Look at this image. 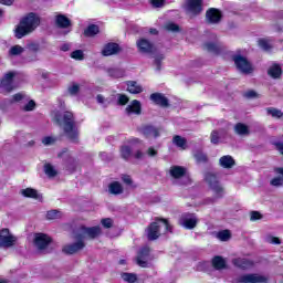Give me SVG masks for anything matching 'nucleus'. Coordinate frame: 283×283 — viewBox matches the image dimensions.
Instances as JSON below:
<instances>
[{"label":"nucleus","instance_id":"obj_1","mask_svg":"<svg viewBox=\"0 0 283 283\" xmlns=\"http://www.w3.org/2000/svg\"><path fill=\"white\" fill-rule=\"evenodd\" d=\"M54 119L55 123L63 128L66 138H69L71 143H78V128L74 120V113L63 111L61 113H56Z\"/></svg>","mask_w":283,"mask_h":283},{"label":"nucleus","instance_id":"obj_2","mask_svg":"<svg viewBox=\"0 0 283 283\" xmlns=\"http://www.w3.org/2000/svg\"><path fill=\"white\" fill-rule=\"evenodd\" d=\"M41 24V19L35 13H29L24 17L19 25L14 30L15 39H23V36H28L31 32H34L35 28H39Z\"/></svg>","mask_w":283,"mask_h":283},{"label":"nucleus","instance_id":"obj_3","mask_svg":"<svg viewBox=\"0 0 283 283\" xmlns=\"http://www.w3.org/2000/svg\"><path fill=\"white\" fill-rule=\"evenodd\" d=\"M205 180L208 184L209 188L212 190L213 197L206 199L207 205H213L220 198H224V188L218 181V177L216 175L208 172L205 175Z\"/></svg>","mask_w":283,"mask_h":283},{"label":"nucleus","instance_id":"obj_4","mask_svg":"<svg viewBox=\"0 0 283 283\" xmlns=\"http://www.w3.org/2000/svg\"><path fill=\"white\" fill-rule=\"evenodd\" d=\"M163 227H165L166 232L171 233V226H169V221H167V219H157L150 223L146 230L148 240H158V238H160V228Z\"/></svg>","mask_w":283,"mask_h":283},{"label":"nucleus","instance_id":"obj_5","mask_svg":"<svg viewBox=\"0 0 283 283\" xmlns=\"http://www.w3.org/2000/svg\"><path fill=\"white\" fill-rule=\"evenodd\" d=\"M103 231L101 230V227L95 226L87 228L85 226L80 227L76 232L74 233L75 240H85V238H88L90 240H95V238H98Z\"/></svg>","mask_w":283,"mask_h":283},{"label":"nucleus","instance_id":"obj_6","mask_svg":"<svg viewBox=\"0 0 283 283\" xmlns=\"http://www.w3.org/2000/svg\"><path fill=\"white\" fill-rule=\"evenodd\" d=\"M205 0H186V3L184 6V10L190 19H193L200 14H202V11L205 10L202 8V3Z\"/></svg>","mask_w":283,"mask_h":283},{"label":"nucleus","instance_id":"obj_7","mask_svg":"<svg viewBox=\"0 0 283 283\" xmlns=\"http://www.w3.org/2000/svg\"><path fill=\"white\" fill-rule=\"evenodd\" d=\"M232 61L235 64V67L240 70L242 74H252L253 73V65L245 56L240 54H235L232 56Z\"/></svg>","mask_w":283,"mask_h":283},{"label":"nucleus","instance_id":"obj_8","mask_svg":"<svg viewBox=\"0 0 283 283\" xmlns=\"http://www.w3.org/2000/svg\"><path fill=\"white\" fill-rule=\"evenodd\" d=\"M14 244H17V237L10 233V230L8 228H3L2 230H0V247H3L4 249H10L11 247H14Z\"/></svg>","mask_w":283,"mask_h":283},{"label":"nucleus","instance_id":"obj_9","mask_svg":"<svg viewBox=\"0 0 283 283\" xmlns=\"http://www.w3.org/2000/svg\"><path fill=\"white\" fill-rule=\"evenodd\" d=\"M269 279L260 274H244L233 280V283H266Z\"/></svg>","mask_w":283,"mask_h":283},{"label":"nucleus","instance_id":"obj_10","mask_svg":"<svg viewBox=\"0 0 283 283\" xmlns=\"http://www.w3.org/2000/svg\"><path fill=\"white\" fill-rule=\"evenodd\" d=\"M136 45L140 54H156V46L148 39L142 38L137 40Z\"/></svg>","mask_w":283,"mask_h":283},{"label":"nucleus","instance_id":"obj_11","mask_svg":"<svg viewBox=\"0 0 283 283\" xmlns=\"http://www.w3.org/2000/svg\"><path fill=\"white\" fill-rule=\"evenodd\" d=\"M33 242L38 251H45L50 247L52 238L45 233H35Z\"/></svg>","mask_w":283,"mask_h":283},{"label":"nucleus","instance_id":"obj_12","mask_svg":"<svg viewBox=\"0 0 283 283\" xmlns=\"http://www.w3.org/2000/svg\"><path fill=\"white\" fill-rule=\"evenodd\" d=\"M14 76H17V73L14 71H10L0 81V87L4 92H12L14 90Z\"/></svg>","mask_w":283,"mask_h":283},{"label":"nucleus","instance_id":"obj_13","mask_svg":"<svg viewBox=\"0 0 283 283\" xmlns=\"http://www.w3.org/2000/svg\"><path fill=\"white\" fill-rule=\"evenodd\" d=\"M149 253H150L149 247H144L139 250L136 262L138 266H140L142 269L149 268V260H151V258L149 256Z\"/></svg>","mask_w":283,"mask_h":283},{"label":"nucleus","instance_id":"obj_14","mask_svg":"<svg viewBox=\"0 0 283 283\" xmlns=\"http://www.w3.org/2000/svg\"><path fill=\"white\" fill-rule=\"evenodd\" d=\"M179 224L184 227V229H196V224H198V218L196 214L184 213L179 219Z\"/></svg>","mask_w":283,"mask_h":283},{"label":"nucleus","instance_id":"obj_15","mask_svg":"<svg viewBox=\"0 0 283 283\" xmlns=\"http://www.w3.org/2000/svg\"><path fill=\"white\" fill-rule=\"evenodd\" d=\"M83 249H85V242L81 239L75 243L64 245L62 251L66 253V255H74V253H78V251H83Z\"/></svg>","mask_w":283,"mask_h":283},{"label":"nucleus","instance_id":"obj_16","mask_svg":"<svg viewBox=\"0 0 283 283\" xmlns=\"http://www.w3.org/2000/svg\"><path fill=\"white\" fill-rule=\"evenodd\" d=\"M140 132L146 138H158L160 136V128L154 125H145L140 128Z\"/></svg>","mask_w":283,"mask_h":283},{"label":"nucleus","instance_id":"obj_17","mask_svg":"<svg viewBox=\"0 0 283 283\" xmlns=\"http://www.w3.org/2000/svg\"><path fill=\"white\" fill-rule=\"evenodd\" d=\"M125 112L128 116H132V114L140 116V114H143V105L140 104V101H132L130 104L125 108Z\"/></svg>","mask_w":283,"mask_h":283},{"label":"nucleus","instance_id":"obj_18","mask_svg":"<svg viewBox=\"0 0 283 283\" xmlns=\"http://www.w3.org/2000/svg\"><path fill=\"white\" fill-rule=\"evenodd\" d=\"M206 19L208 23H220L222 19V13L218 9H209L206 13Z\"/></svg>","mask_w":283,"mask_h":283},{"label":"nucleus","instance_id":"obj_19","mask_svg":"<svg viewBox=\"0 0 283 283\" xmlns=\"http://www.w3.org/2000/svg\"><path fill=\"white\" fill-rule=\"evenodd\" d=\"M118 52H120V46L117 43L111 42L104 46L102 54L103 56H113V54H118Z\"/></svg>","mask_w":283,"mask_h":283},{"label":"nucleus","instance_id":"obj_20","mask_svg":"<svg viewBox=\"0 0 283 283\" xmlns=\"http://www.w3.org/2000/svg\"><path fill=\"white\" fill-rule=\"evenodd\" d=\"M55 25L61 30H67V28L72 27V21L64 14H57L55 17Z\"/></svg>","mask_w":283,"mask_h":283},{"label":"nucleus","instance_id":"obj_21","mask_svg":"<svg viewBox=\"0 0 283 283\" xmlns=\"http://www.w3.org/2000/svg\"><path fill=\"white\" fill-rule=\"evenodd\" d=\"M150 101H154V103L160 105V107H169V99L160 93H153L150 95Z\"/></svg>","mask_w":283,"mask_h":283},{"label":"nucleus","instance_id":"obj_22","mask_svg":"<svg viewBox=\"0 0 283 283\" xmlns=\"http://www.w3.org/2000/svg\"><path fill=\"white\" fill-rule=\"evenodd\" d=\"M274 32H282L283 28V12L279 11L273 14V25Z\"/></svg>","mask_w":283,"mask_h":283},{"label":"nucleus","instance_id":"obj_23","mask_svg":"<svg viewBox=\"0 0 283 283\" xmlns=\"http://www.w3.org/2000/svg\"><path fill=\"white\" fill-rule=\"evenodd\" d=\"M20 193L21 196H23V198H33V200H43V196L39 195V191H36V189H33V188L22 189Z\"/></svg>","mask_w":283,"mask_h":283},{"label":"nucleus","instance_id":"obj_24","mask_svg":"<svg viewBox=\"0 0 283 283\" xmlns=\"http://www.w3.org/2000/svg\"><path fill=\"white\" fill-rule=\"evenodd\" d=\"M219 165L223 167V169H231L235 167V159L230 155H224L219 159Z\"/></svg>","mask_w":283,"mask_h":283},{"label":"nucleus","instance_id":"obj_25","mask_svg":"<svg viewBox=\"0 0 283 283\" xmlns=\"http://www.w3.org/2000/svg\"><path fill=\"white\" fill-rule=\"evenodd\" d=\"M232 264L238 269H243V270L251 269L253 266V262L242 258L233 259Z\"/></svg>","mask_w":283,"mask_h":283},{"label":"nucleus","instance_id":"obj_26","mask_svg":"<svg viewBox=\"0 0 283 283\" xmlns=\"http://www.w3.org/2000/svg\"><path fill=\"white\" fill-rule=\"evenodd\" d=\"M169 174L171 178H175L176 180H178V178H182V176L187 174V169H185V167L182 166H171Z\"/></svg>","mask_w":283,"mask_h":283},{"label":"nucleus","instance_id":"obj_27","mask_svg":"<svg viewBox=\"0 0 283 283\" xmlns=\"http://www.w3.org/2000/svg\"><path fill=\"white\" fill-rule=\"evenodd\" d=\"M212 266L213 269H216V271H222L224 269H227V261L224 260V258L217 255L214 258H212Z\"/></svg>","mask_w":283,"mask_h":283},{"label":"nucleus","instance_id":"obj_28","mask_svg":"<svg viewBox=\"0 0 283 283\" xmlns=\"http://www.w3.org/2000/svg\"><path fill=\"white\" fill-rule=\"evenodd\" d=\"M123 191V185H120V182L118 181H113L108 185V193H111L112 196H120Z\"/></svg>","mask_w":283,"mask_h":283},{"label":"nucleus","instance_id":"obj_29","mask_svg":"<svg viewBox=\"0 0 283 283\" xmlns=\"http://www.w3.org/2000/svg\"><path fill=\"white\" fill-rule=\"evenodd\" d=\"M274 171L277 175V177L273 178L270 181V185L272 187H282V185H283V168H275Z\"/></svg>","mask_w":283,"mask_h":283},{"label":"nucleus","instance_id":"obj_30","mask_svg":"<svg viewBox=\"0 0 283 283\" xmlns=\"http://www.w3.org/2000/svg\"><path fill=\"white\" fill-rule=\"evenodd\" d=\"M126 85L127 92H129V94H142L143 92V87L136 81H128L126 82Z\"/></svg>","mask_w":283,"mask_h":283},{"label":"nucleus","instance_id":"obj_31","mask_svg":"<svg viewBox=\"0 0 283 283\" xmlns=\"http://www.w3.org/2000/svg\"><path fill=\"white\" fill-rule=\"evenodd\" d=\"M268 74L271 78H280L282 76V67L279 64H272L268 70Z\"/></svg>","mask_w":283,"mask_h":283},{"label":"nucleus","instance_id":"obj_32","mask_svg":"<svg viewBox=\"0 0 283 283\" xmlns=\"http://www.w3.org/2000/svg\"><path fill=\"white\" fill-rule=\"evenodd\" d=\"M234 132L239 136H249V134H250L249 126H247L245 124H242V123L235 124Z\"/></svg>","mask_w":283,"mask_h":283},{"label":"nucleus","instance_id":"obj_33","mask_svg":"<svg viewBox=\"0 0 283 283\" xmlns=\"http://www.w3.org/2000/svg\"><path fill=\"white\" fill-rule=\"evenodd\" d=\"M205 50L211 52L212 54H220V44L216 42H208L205 44Z\"/></svg>","mask_w":283,"mask_h":283},{"label":"nucleus","instance_id":"obj_34","mask_svg":"<svg viewBox=\"0 0 283 283\" xmlns=\"http://www.w3.org/2000/svg\"><path fill=\"white\" fill-rule=\"evenodd\" d=\"M98 32H101L98 25L91 24L85 29L84 34H85V36H96V34H98Z\"/></svg>","mask_w":283,"mask_h":283},{"label":"nucleus","instance_id":"obj_35","mask_svg":"<svg viewBox=\"0 0 283 283\" xmlns=\"http://www.w3.org/2000/svg\"><path fill=\"white\" fill-rule=\"evenodd\" d=\"M172 143H174V145H176V147H180V149H186L187 148V139H185L180 135H176L172 138Z\"/></svg>","mask_w":283,"mask_h":283},{"label":"nucleus","instance_id":"obj_36","mask_svg":"<svg viewBox=\"0 0 283 283\" xmlns=\"http://www.w3.org/2000/svg\"><path fill=\"white\" fill-rule=\"evenodd\" d=\"M25 52V49L21 45H13L9 50V56H21V54Z\"/></svg>","mask_w":283,"mask_h":283},{"label":"nucleus","instance_id":"obj_37","mask_svg":"<svg viewBox=\"0 0 283 283\" xmlns=\"http://www.w3.org/2000/svg\"><path fill=\"white\" fill-rule=\"evenodd\" d=\"M268 116H272V118H282L283 113L282 111L275 108V107H268L265 109Z\"/></svg>","mask_w":283,"mask_h":283},{"label":"nucleus","instance_id":"obj_38","mask_svg":"<svg viewBox=\"0 0 283 283\" xmlns=\"http://www.w3.org/2000/svg\"><path fill=\"white\" fill-rule=\"evenodd\" d=\"M122 280H124V282H128V283H135L138 280V276L135 273H127L124 272L120 274Z\"/></svg>","mask_w":283,"mask_h":283},{"label":"nucleus","instance_id":"obj_39","mask_svg":"<svg viewBox=\"0 0 283 283\" xmlns=\"http://www.w3.org/2000/svg\"><path fill=\"white\" fill-rule=\"evenodd\" d=\"M120 156L124 160L132 158V147L124 145L120 147Z\"/></svg>","mask_w":283,"mask_h":283},{"label":"nucleus","instance_id":"obj_40","mask_svg":"<svg viewBox=\"0 0 283 283\" xmlns=\"http://www.w3.org/2000/svg\"><path fill=\"white\" fill-rule=\"evenodd\" d=\"M63 218V213L59 210H50L46 212V220H59Z\"/></svg>","mask_w":283,"mask_h":283},{"label":"nucleus","instance_id":"obj_41","mask_svg":"<svg viewBox=\"0 0 283 283\" xmlns=\"http://www.w3.org/2000/svg\"><path fill=\"white\" fill-rule=\"evenodd\" d=\"M258 45L259 48H261V50H264V52H269V50L273 48V45H271V41H269L268 39H260L258 41Z\"/></svg>","mask_w":283,"mask_h":283},{"label":"nucleus","instance_id":"obj_42","mask_svg":"<svg viewBox=\"0 0 283 283\" xmlns=\"http://www.w3.org/2000/svg\"><path fill=\"white\" fill-rule=\"evenodd\" d=\"M109 76L113 78H123L125 76V70L123 69H113L108 71Z\"/></svg>","mask_w":283,"mask_h":283},{"label":"nucleus","instance_id":"obj_43","mask_svg":"<svg viewBox=\"0 0 283 283\" xmlns=\"http://www.w3.org/2000/svg\"><path fill=\"white\" fill-rule=\"evenodd\" d=\"M44 174H46L49 178H54L57 172L56 169H54V166H52L51 164H46L44 165Z\"/></svg>","mask_w":283,"mask_h":283},{"label":"nucleus","instance_id":"obj_44","mask_svg":"<svg viewBox=\"0 0 283 283\" xmlns=\"http://www.w3.org/2000/svg\"><path fill=\"white\" fill-rule=\"evenodd\" d=\"M218 240H221V242H228V240H231V232L229 230H223L218 232L217 234Z\"/></svg>","mask_w":283,"mask_h":283},{"label":"nucleus","instance_id":"obj_45","mask_svg":"<svg viewBox=\"0 0 283 283\" xmlns=\"http://www.w3.org/2000/svg\"><path fill=\"white\" fill-rule=\"evenodd\" d=\"M154 57H155L156 70H157V72H160L161 63H163V61H165V55L163 53H157V54H155Z\"/></svg>","mask_w":283,"mask_h":283},{"label":"nucleus","instance_id":"obj_46","mask_svg":"<svg viewBox=\"0 0 283 283\" xmlns=\"http://www.w3.org/2000/svg\"><path fill=\"white\" fill-rule=\"evenodd\" d=\"M193 157L197 160V163H207L208 160L207 155L202 153V150H196L193 153Z\"/></svg>","mask_w":283,"mask_h":283},{"label":"nucleus","instance_id":"obj_47","mask_svg":"<svg viewBox=\"0 0 283 283\" xmlns=\"http://www.w3.org/2000/svg\"><path fill=\"white\" fill-rule=\"evenodd\" d=\"M71 59H74L75 61H83L85 55L83 54L82 50H75L71 53Z\"/></svg>","mask_w":283,"mask_h":283},{"label":"nucleus","instance_id":"obj_48","mask_svg":"<svg viewBox=\"0 0 283 283\" xmlns=\"http://www.w3.org/2000/svg\"><path fill=\"white\" fill-rule=\"evenodd\" d=\"M96 102L98 103V105H102V107H107L109 105V99L105 98V96L101 94L96 96Z\"/></svg>","mask_w":283,"mask_h":283},{"label":"nucleus","instance_id":"obj_49","mask_svg":"<svg viewBox=\"0 0 283 283\" xmlns=\"http://www.w3.org/2000/svg\"><path fill=\"white\" fill-rule=\"evenodd\" d=\"M265 242H268L269 244H282V241L280 240V238L273 237L271 234H268L265 237Z\"/></svg>","mask_w":283,"mask_h":283},{"label":"nucleus","instance_id":"obj_50","mask_svg":"<svg viewBox=\"0 0 283 283\" xmlns=\"http://www.w3.org/2000/svg\"><path fill=\"white\" fill-rule=\"evenodd\" d=\"M262 218H263V216H262V213H260V211H252V212L250 213V220H251V222H255V221H258V220H262Z\"/></svg>","mask_w":283,"mask_h":283},{"label":"nucleus","instance_id":"obj_51","mask_svg":"<svg viewBox=\"0 0 283 283\" xmlns=\"http://www.w3.org/2000/svg\"><path fill=\"white\" fill-rule=\"evenodd\" d=\"M166 30H168V32H179L180 31V27H178V24L170 22L168 24H166Z\"/></svg>","mask_w":283,"mask_h":283},{"label":"nucleus","instance_id":"obj_52","mask_svg":"<svg viewBox=\"0 0 283 283\" xmlns=\"http://www.w3.org/2000/svg\"><path fill=\"white\" fill-rule=\"evenodd\" d=\"M210 140L212 145H218L220 143V135L217 133V130H213L210 135Z\"/></svg>","mask_w":283,"mask_h":283},{"label":"nucleus","instance_id":"obj_53","mask_svg":"<svg viewBox=\"0 0 283 283\" xmlns=\"http://www.w3.org/2000/svg\"><path fill=\"white\" fill-rule=\"evenodd\" d=\"M80 90L81 87L78 86V84H73L72 86L69 87V94H71V96H76Z\"/></svg>","mask_w":283,"mask_h":283},{"label":"nucleus","instance_id":"obj_54","mask_svg":"<svg viewBox=\"0 0 283 283\" xmlns=\"http://www.w3.org/2000/svg\"><path fill=\"white\" fill-rule=\"evenodd\" d=\"M27 48L30 52H39V50L41 49L39 43H34V42L27 44Z\"/></svg>","mask_w":283,"mask_h":283},{"label":"nucleus","instance_id":"obj_55","mask_svg":"<svg viewBox=\"0 0 283 283\" xmlns=\"http://www.w3.org/2000/svg\"><path fill=\"white\" fill-rule=\"evenodd\" d=\"M102 224L105 229H112V226L114 224V221L109 218L102 219Z\"/></svg>","mask_w":283,"mask_h":283},{"label":"nucleus","instance_id":"obj_56","mask_svg":"<svg viewBox=\"0 0 283 283\" xmlns=\"http://www.w3.org/2000/svg\"><path fill=\"white\" fill-rule=\"evenodd\" d=\"M36 107V103L34 101H30L27 105H24L23 111L24 112H32Z\"/></svg>","mask_w":283,"mask_h":283},{"label":"nucleus","instance_id":"obj_57","mask_svg":"<svg viewBox=\"0 0 283 283\" xmlns=\"http://www.w3.org/2000/svg\"><path fill=\"white\" fill-rule=\"evenodd\" d=\"M146 154L149 156V158H156V156H158V150H156L154 147H149Z\"/></svg>","mask_w":283,"mask_h":283},{"label":"nucleus","instance_id":"obj_58","mask_svg":"<svg viewBox=\"0 0 283 283\" xmlns=\"http://www.w3.org/2000/svg\"><path fill=\"white\" fill-rule=\"evenodd\" d=\"M129 97L127 95H118V105H127Z\"/></svg>","mask_w":283,"mask_h":283},{"label":"nucleus","instance_id":"obj_59","mask_svg":"<svg viewBox=\"0 0 283 283\" xmlns=\"http://www.w3.org/2000/svg\"><path fill=\"white\" fill-rule=\"evenodd\" d=\"M43 145H54L56 143V138L54 137H44L42 139Z\"/></svg>","mask_w":283,"mask_h":283},{"label":"nucleus","instance_id":"obj_60","mask_svg":"<svg viewBox=\"0 0 283 283\" xmlns=\"http://www.w3.org/2000/svg\"><path fill=\"white\" fill-rule=\"evenodd\" d=\"M153 8H163L165 0H150Z\"/></svg>","mask_w":283,"mask_h":283},{"label":"nucleus","instance_id":"obj_61","mask_svg":"<svg viewBox=\"0 0 283 283\" xmlns=\"http://www.w3.org/2000/svg\"><path fill=\"white\" fill-rule=\"evenodd\" d=\"M245 98H258V93L255 91H248L244 93Z\"/></svg>","mask_w":283,"mask_h":283},{"label":"nucleus","instance_id":"obj_62","mask_svg":"<svg viewBox=\"0 0 283 283\" xmlns=\"http://www.w3.org/2000/svg\"><path fill=\"white\" fill-rule=\"evenodd\" d=\"M19 101H23V94L17 93L12 96L11 103H19Z\"/></svg>","mask_w":283,"mask_h":283},{"label":"nucleus","instance_id":"obj_63","mask_svg":"<svg viewBox=\"0 0 283 283\" xmlns=\"http://www.w3.org/2000/svg\"><path fill=\"white\" fill-rule=\"evenodd\" d=\"M122 180L125 185H132V177L129 175H123Z\"/></svg>","mask_w":283,"mask_h":283},{"label":"nucleus","instance_id":"obj_64","mask_svg":"<svg viewBox=\"0 0 283 283\" xmlns=\"http://www.w3.org/2000/svg\"><path fill=\"white\" fill-rule=\"evenodd\" d=\"M276 149L280 151V154L283 155V143H276L275 144Z\"/></svg>","mask_w":283,"mask_h":283}]
</instances>
